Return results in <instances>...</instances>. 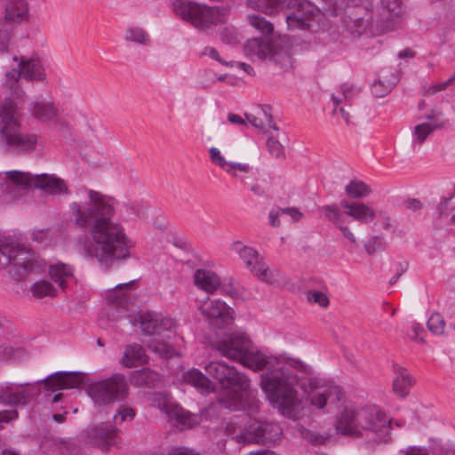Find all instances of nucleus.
Segmentation results:
<instances>
[{
    "label": "nucleus",
    "mask_w": 455,
    "mask_h": 455,
    "mask_svg": "<svg viewBox=\"0 0 455 455\" xmlns=\"http://www.w3.org/2000/svg\"><path fill=\"white\" fill-rule=\"evenodd\" d=\"M412 386V379L404 369H399L397 376L393 380V391L400 396L405 397Z\"/></svg>",
    "instance_id": "35"
},
{
    "label": "nucleus",
    "mask_w": 455,
    "mask_h": 455,
    "mask_svg": "<svg viewBox=\"0 0 455 455\" xmlns=\"http://www.w3.org/2000/svg\"><path fill=\"white\" fill-rule=\"evenodd\" d=\"M312 393L309 395L311 405L323 409L325 406L331 408L338 407V403L345 402V394L341 388L332 382L318 385L316 380H309Z\"/></svg>",
    "instance_id": "17"
},
{
    "label": "nucleus",
    "mask_w": 455,
    "mask_h": 455,
    "mask_svg": "<svg viewBox=\"0 0 455 455\" xmlns=\"http://www.w3.org/2000/svg\"><path fill=\"white\" fill-rule=\"evenodd\" d=\"M193 278L195 285L209 294L215 292L220 286V278L219 275L208 269H196Z\"/></svg>",
    "instance_id": "26"
},
{
    "label": "nucleus",
    "mask_w": 455,
    "mask_h": 455,
    "mask_svg": "<svg viewBox=\"0 0 455 455\" xmlns=\"http://www.w3.org/2000/svg\"><path fill=\"white\" fill-rule=\"evenodd\" d=\"M118 429L112 425L100 423L92 426L86 431L87 441L102 450H108L110 446L116 443Z\"/></svg>",
    "instance_id": "20"
},
{
    "label": "nucleus",
    "mask_w": 455,
    "mask_h": 455,
    "mask_svg": "<svg viewBox=\"0 0 455 455\" xmlns=\"http://www.w3.org/2000/svg\"><path fill=\"white\" fill-rule=\"evenodd\" d=\"M5 173L16 184L41 189L49 195L62 196L68 193L65 181L53 174L33 175L19 171H9Z\"/></svg>",
    "instance_id": "13"
},
{
    "label": "nucleus",
    "mask_w": 455,
    "mask_h": 455,
    "mask_svg": "<svg viewBox=\"0 0 455 455\" xmlns=\"http://www.w3.org/2000/svg\"><path fill=\"white\" fill-rule=\"evenodd\" d=\"M152 403L162 412H164L168 419L173 422L176 427L184 429L197 424V417L176 404L167 393H154L152 395Z\"/></svg>",
    "instance_id": "16"
},
{
    "label": "nucleus",
    "mask_w": 455,
    "mask_h": 455,
    "mask_svg": "<svg viewBox=\"0 0 455 455\" xmlns=\"http://www.w3.org/2000/svg\"><path fill=\"white\" fill-rule=\"evenodd\" d=\"M450 85H453V84L451 80V77L449 79H447L445 82L439 83L437 84L430 86L427 89V93L429 95H433L438 92L446 90L448 88V86H450Z\"/></svg>",
    "instance_id": "55"
},
{
    "label": "nucleus",
    "mask_w": 455,
    "mask_h": 455,
    "mask_svg": "<svg viewBox=\"0 0 455 455\" xmlns=\"http://www.w3.org/2000/svg\"><path fill=\"white\" fill-rule=\"evenodd\" d=\"M266 146L268 153L275 158L283 159L285 157L284 147L274 136H269L267 140Z\"/></svg>",
    "instance_id": "42"
},
{
    "label": "nucleus",
    "mask_w": 455,
    "mask_h": 455,
    "mask_svg": "<svg viewBox=\"0 0 455 455\" xmlns=\"http://www.w3.org/2000/svg\"><path fill=\"white\" fill-rule=\"evenodd\" d=\"M74 269L71 266L57 263L49 267V274L52 279L62 289L67 288L66 282L74 277Z\"/></svg>",
    "instance_id": "33"
},
{
    "label": "nucleus",
    "mask_w": 455,
    "mask_h": 455,
    "mask_svg": "<svg viewBox=\"0 0 455 455\" xmlns=\"http://www.w3.org/2000/svg\"><path fill=\"white\" fill-rule=\"evenodd\" d=\"M247 121L255 128L267 130V128L278 130L276 124L273 121L271 108L269 106L259 107L252 114H246Z\"/></svg>",
    "instance_id": "28"
},
{
    "label": "nucleus",
    "mask_w": 455,
    "mask_h": 455,
    "mask_svg": "<svg viewBox=\"0 0 455 455\" xmlns=\"http://www.w3.org/2000/svg\"><path fill=\"white\" fill-rule=\"evenodd\" d=\"M135 417V411L129 406L121 405L116 410L113 419L116 425L121 424L125 420H132Z\"/></svg>",
    "instance_id": "44"
},
{
    "label": "nucleus",
    "mask_w": 455,
    "mask_h": 455,
    "mask_svg": "<svg viewBox=\"0 0 455 455\" xmlns=\"http://www.w3.org/2000/svg\"><path fill=\"white\" fill-rule=\"evenodd\" d=\"M168 455H200L192 450L184 447H172L168 451Z\"/></svg>",
    "instance_id": "58"
},
{
    "label": "nucleus",
    "mask_w": 455,
    "mask_h": 455,
    "mask_svg": "<svg viewBox=\"0 0 455 455\" xmlns=\"http://www.w3.org/2000/svg\"><path fill=\"white\" fill-rule=\"evenodd\" d=\"M291 5L294 11L286 15V22L289 28H307L309 21L318 12L317 8L307 0H259L257 7L262 12L274 14L283 11Z\"/></svg>",
    "instance_id": "8"
},
{
    "label": "nucleus",
    "mask_w": 455,
    "mask_h": 455,
    "mask_svg": "<svg viewBox=\"0 0 455 455\" xmlns=\"http://www.w3.org/2000/svg\"><path fill=\"white\" fill-rule=\"evenodd\" d=\"M77 196L69 204V214L75 226L90 228L92 243L88 255L108 267L129 258L132 243L124 227L113 221L115 208L111 200L99 191L84 188L79 189Z\"/></svg>",
    "instance_id": "1"
},
{
    "label": "nucleus",
    "mask_w": 455,
    "mask_h": 455,
    "mask_svg": "<svg viewBox=\"0 0 455 455\" xmlns=\"http://www.w3.org/2000/svg\"><path fill=\"white\" fill-rule=\"evenodd\" d=\"M251 341L243 333H234L225 339L217 341L213 347L222 355L232 360L240 362L250 346Z\"/></svg>",
    "instance_id": "19"
},
{
    "label": "nucleus",
    "mask_w": 455,
    "mask_h": 455,
    "mask_svg": "<svg viewBox=\"0 0 455 455\" xmlns=\"http://www.w3.org/2000/svg\"><path fill=\"white\" fill-rule=\"evenodd\" d=\"M244 53L251 58L257 57L259 60H269L283 70L292 68L290 52L277 41L252 38L244 44Z\"/></svg>",
    "instance_id": "11"
},
{
    "label": "nucleus",
    "mask_w": 455,
    "mask_h": 455,
    "mask_svg": "<svg viewBox=\"0 0 455 455\" xmlns=\"http://www.w3.org/2000/svg\"><path fill=\"white\" fill-rule=\"evenodd\" d=\"M199 310L211 326L222 329L232 324L234 310L220 299H206L202 301Z\"/></svg>",
    "instance_id": "18"
},
{
    "label": "nucleus",
    "mask_w": 455,
    "mask_h": 455,
    "mask_svg": "<svg viewBox=\"0 0 455 455\" xmlns=\"http://www.w3.org/2000/svg\"><path fill=\"white\" fill-rule=\"evenodd\" d=\"M413 334L411 335V339L415 341L424 342L422 338H419V333L423 331V327L419 323H414L412 326Z\"/></svg>",
    "instance_id": "61"
},
{
    "label": "nucleus",
    "mask_w": 455,
    "mask_h": 455,
    "mask_svg": "<svg viewBox=\"0 0 455 455\" xmlns=\"http://www.w3.org/2000/svg\"><path fill=\"white\" fill-rule=\"evenodd\" d=\"M211 161L233 177H239V173H248L251 167L247 164L229 162L225 159L217 148L209 149Z\"/></svg>",
    "instance_id": "24"
},
{
    "label": "nucleus",
    "mask_w": 455,
    "mask_h": 455,
    "mask_svg": "<svg viewBox=\"0 0 455 455\" xmlns=\"http://www.w3.org/2000/svg\"><path fill=\"white\" fill-rule=\"evenodd\" d=\"M12 28L6 23L0 25V51L4 52L7 51L9 42L11 40Z\"/></svg>",
    "instance_id": "49"
},
{
    "label": "nucleus",
    "mask_w": 455,
    "mask_h": 455,
    "mask_svg": "<svg viewBox=\"0 0 455 455\" xmlns=\"http://www.w3.org/2000/svg\"><path fill=\"white\" fill-rule=\"evenodd\" d=\"M0 129L5 142L20 151L28 152L35 148L37 142L36 134H25L20 132L17 118V108L11 100H4L0 105Z\"/></svg>",
    "instance_id": "6"
},
{
    "label": "nucleus",
    "mask_w": 455,
    "mask_h": 455,
    "mask_svg": "<svg viewBox=\"0 0 455 455\" xmlns=\"http://www.w3.org/2000/svg\"><path fill=\"white\" fill-rule=\"evenodd\" d=\"M300 435L304 440L314 445L323 444L325 442V438L323 435L307 428H301Z\"/></svg>",
    "instance_id": "50"
},
{
    "label": "nucleus",
    "mask_w": 455,
    "mask_h": 455,
    "mask_svg": "<svg viewBox=\"0 0 455 455\" xmlns=\"http://www.w3.org/2000/svg\"><path fill=\"white\" fill-rule=\"evenodd\" d=\"M124 40L141 45H147L150 42L149 35L140 27L130 26L125 29Z\"/></svg>",
    "instance_id": "38"
},
{
    "label": "nucleus",
    "mask_w": 455,
    "mask_h": 455,
    "mask_svg": "<svg viewBox=\"0 0 455 455\" xmlns=\"http://www.w3.org/2000/svg\"><path fill=\"white\" fill-rule=\"evenodd\" d=\"M30 113L36 119L43 122L54 121L58 116V109L53 102L36 100L30 103Z\"/></svg>",
    "instance_id": "29"
},
{
    "label": "nucleus",
    "mask_w": 455,
    "mask_h": 455,
    "mask_svg": "<svg viewBox=\"0 0 455 455\" xmlns=\"http://www.w3.org/2000/svg\"><path fill=\"white\" fill-rule=\"evenodd\" d=\"M220 387L224 392L227 407L229 409L248 410L251 413L258 411L259 402L254 400L250 390L249 379L234 366L230 367V372L226 374Z\"/></svg>",
    "instance_id": "5"
},
{
    "label": "nucleus",
    "mask_w": 455,
    "mask_h": 455,
    "mask_svg": "<svg viewBox=\"0 0 455 455\" xmlns=\"http://www.w3.org/2000/svg\"><path fill=\"white\" fill-rule=\"evenodd\" d=\"M244 431L235 435L239 443H275L282 437L281 427L274 422L255 421L243 426Z\"/></svg>",
    "instance_id": "15"
},
{
    "label": "nucleus",
    "mask_w": 455,
    "mask_h": 455,
    "mask_svg": "<svg viewBox=\"0 0 455 455\" xmlns=\"http://www.w3.org/2000/svg\"><path fill=\"white\" fill-rule=\"evenodd\" d=\"M18 411L14 409L0 411V427H2L3 423H8L12 420H14L18 418Z\"/></svg>",
    "instance_id": "53"
},
{
    "label": "nucleus",
    "mask_w": 455,
    "mask_h": 455,
    "mask_svg": "<svg viewBox=\"0 0 455 455\" xmlns=\"http://www.w3.org/2000/svg\"><path fill=\"white\" fill-rule=\"evenodd\" d=\"M335 427L338 434L352 437L373 434L378 441L390 438L391 420L376 405L345 404L337 414Z\"/></svg>",
    "instance_id": "3"
},
{
    "label": "nucleus",
    "mask_w": 455,
    "mask_h": 455,
    "mask_svg": "<svg viewBox=\"0 0 455 455\" xmlns=\"http://www.w3.org/2000/svg\"><path fill=\"white\" fill-rule=\"evenodd\" d=\"M146 357L145 350L140 344H131L126 346L120 363L125 367H135L146 363Z\"/></svg>",
    "instance_id": "32"
},
{
    "label": "nucleus",
    "mask_w": 455,
    "mask_h": 455,
    "mask_svg": "<svg viewBox=\"0 0 455 455\" xmlns=\"http://www.w3.org/2000/svg\"><path fill=\"white\" fill-rule=\"evenodd\" d=\"M444 327L445 322L443 317L438 313L432 314L427 321L428 330L435 334H443Z\"/></svg>",
    "instance_id": "43"
},
{
    "label": "nucleus",
    "mask_w": 455,
    "mask_h": 455,
    "mask_svg": "<svg viewBox=\"0 0 455 455\" xmlns=\"http://www.w3.org/2000/svg\"><path fill=\"white\" fill-rule=\"evenodd\" d=\"M173 10L177 15L197 29L206 30L213 25L225 21L227 10L220 7H210L194 2L176 0Z\"/></svg>",
    "instance_id": "7"
},
{
    "label": "nucleus",
    "mask_w": 455,
    "mask_h": 455,
    "mask_svg": "<svg viewBox=\"0 0 455 455\" xmlns=\"http://www.w3.org/2000/svg\"><path fill=\"white\" fill-rule=\"evenodd\" d=\"M392 90L390 84H385L381 81L373 83L371 86V92L376 98H382L389 93Z\"/></svg>",
    "instance_id": "51"
},
{
    "label": "nucleus",
    "mask_w": 455,
    "mask_h": 455,
    "mask_svg": "<svg viewBox=\"0 0 455 455\" xmlns=\"http://www.w3.org/2000/svg\"><path fill=\"white\" fill-rule=\"evenodd\" d=\"M340 206L346 210V215L362 224H368L376 218L374 209L363 203H348L342 201Z\"/></svg>",
    "instance_id": "25"
},
{
    "label": "nucleus",
    "mask_w": 455,
    "mask_h": 455,
    "mask_svg": "<svg viewBox=\"0 0 455 455\" xmlns=\"http://www.w3.org/2000/svg\"><path fill=\"white\" fill-rule=\"evenodd\" d=\"M183 380L195 387L202 394L213 391L212 381L199 370L191 369L183 374Z\"/></svg>",
    "instance_id": "31"
},
{
    "label": "nucleus",
    "mask_w": 455,
    "mask_h": 455,
    "mask_svg": "<svg viewBox=\"0 0 455 455\" xmlns=\"http://www.w3.org/2000/svg\"><path fill=\"white\" fill-rule=\"evenodd\" d=\"M234 66H237L239 67L240 68H242L244 72H246L248 75H253L254 74V70L252 68V67L249 64H246L244 62H234Z\"/></svg>",
    "instance_id": "63"
},
{
    "label": "nucleus",
    "mask_w": 455,
    "mask_h": 455,
    "mask_svg": "<svg viewBox=\"0 0 455 455\" xmlns=\"http://www.w3.org/2000/svg\"><path fill=\"white\" fill-rule=\"evenodd\" d=\"M13 60L18 63L17 68H12L5 73L4 84L13 89L20 78L31 82H44L46 74L37 58L26 56H14Z\"/></svg>",
    "instance_id": "14"
},
{
    "label": "nucleus",
    "mask_w": 455,
    "mask_h": 455,
    "mask_svg": "<svg viewBox=\"0 0 455 455\" xmlns=\"http://www.w3.org/2000/svg\"><path fill=\"white\" fill-rule=\"evenodd\" d=\"M31 291L35 297L43 298V297H54L57 295V290L54 286L46 280H41L36 282L32 287Z\"/></svg>",
    "instance_id": "40"
},
{
    "label": "nucleus",
    "mask_w": 455,
    "mask_h": 455,
    "mask_svg": "<svg viewBox=\"0 0 455 455\" xmlns=\"http://www.w3.org/2000/svg\"><path fill=\"white\" fill-rule=\"evenodd\" d=\"M228 120L231 124L247 126V123L240 116H238L236 114H233V113L228 114Z\"/></svg>",
    "instance_id": "62"
},
{
    "label": "nucleus",
    "mask_w": 455,
    "mask_h": 455,
    "mask_svg": "<svg viewBox=\"0 0 455 455\" xmlns=\"http://www.w3.org/2000/svg\"><path fill=\"white\" fill-rule=\"evenodd\" d=\"M86 392L95 405H110L127 398L129 385L123 374L115 373L104 379L90 383Z\"/></svg>",
    "instance_id": "9"
},
{
    "label": "nucleus",
    "mask_w": 455,
    "mask_h": 455,
    "mask_svg": "<svg viewBox=\"0 0 455 455\" xmlns=\"http://www.w3.org/2000/svg\"><path fill=\"white\" fill-rule=\"evenodd\" d=\"M231 248L244 262L246 268L262 282L274 284L281 280V273L277 270H271L258 251L253 247L236 241L231 244Z\"/></svg>",
    "instance_id": "12"
},
{
    "label": "nucleus",
    "mask_w": 455,
    "mask_h": 455,
    "mask_svg": "<svg viewBox=\"0 0 455 455\" xmlns=\"http://www.w3.org/2000/svg\"><path fill=\"white\" fill-rule=\"evenodd\" d=\"M307 299L311 303L318 304L322 307H328L330 300L327 295L320 291H308Z\"/></svg>",
    "instance_id": "46"
},
{
    "label": "nucleus",
    "mask_w": 455,
    "mask_h": 455,
    "mask_svg": "<svg viewBox=\"0 0 455 455\" xmlns=\"http://www.w3.org/2000/svg\"><path fill=\"white\" fill-rule=\"evenodd\" d=\"M231 365L223 361H212L205 365L204 370L208 375L218 381L220 386L226 378V374L230 372Z\"/></svg>",
    "instance_id": "36"
},
{
    "label": "nucleus",
    "mask_w": 455,
    "mask_h": 455,
    "mask_svg": "<svg viewBox=\"0 0 455 455\" xmlns=\"http://www.w3.org/2000/svg\"><path fill=\"white\" fill-rule=\"evenodd\" d=\"M331 99H332V100L334 102L333 113H336L339 110V112L340 113V115H341L343 120L345 121V123L347 124H350V115H349V113L347 111H346L344 108H338V106L342 101V99H338L335 96H332Z\"/></svg>",
    "instance_id": "54"
},
{
    "label": "nucleus",
    "mask_w": 455,
    "mask_h": 455,
    "mask_svg": "<svg viewBox=\"0 0 455 455\" xmlns=\"http://www.w3.org/2000/svg\"><path fill=\"white\" fill-rule=\"evenodd\" d=\"M320 210L324 213L326 219L331 221L337 229L339 230L341 235L346 239H347L352 243H356V237L350 228L346 224V219L343 213L340 212L338 205H325L321 207Z\"/></svg>",
    "instance_id": "23"
},
{
    "label": "nucleus",
    "mask_w": 455,
    "mask_h": 455,
    "mask_svg": "<svg viewBox=\"0 0 455 455\" xmlns=\"http://www.w3.org/2000/svg\"><path fill=\"white\" fill-rule=\"evenodd\" d=\"M0 268H8L18 280L45 269V262L23 245L0 238Z\"/></svg>",
    "instance_id": "4"
},
{
    "label": "nucleus",
    "mask_w": 455,
    "mask_h": 455,
    "mask_svg": "<svg viewBox=\"0 0 455 455\" xmlns=\"http://www.w3.org/2000/svg\"><path fill=\"white\" fill-rule=\"evenodd\" d=\"M135 286V281L116 284L114 291L108 295L109 300L122 307H125L134 299L133 291Z\"/></svg>",
    "instance_id": "30"
},
{
    "label": "nucleus",
    "mask_w": 455,
    "mask_h": 455,
    "mask_svg": "<svg viewBox=\"0 0 455 455\" xmlns=\"http://www.w3.org/2000/svg\"><path fill=\"white\" fill-rule=\"evenodd\" d=\"M381 7L389 13L391 18L396 17L402 11V0H381Z\"/></svg>",
    "instance_id": "47"
},
{
    "label": "nucleus",
    "mask_w": 455,
    "mask_h": 455,
    "mask_svg": "<svg viewBox=\"0 0 455 455\" xmlns=\"http://www.w3.org/2000/svg\"><path fill=\"white\" fill-rule=\"evenodd\" d=\"M404 207L412 212L419 211L423 207V204L421 201L416 198H409L403 203Z\"/></svg>",
    "instance_id": "56"
},
{
    "label": "nucleus",
    "mask_w": 455,
    "mask_h": 455,
    "mask_svg": "<svg viewBox=\"0 0 455 455\" xmlns=\"http://www.w3.org/2000/svg\"><path fill=\"white\" fill-rule=\"evenodd\" d=\"M248 22L251 27L264 35L271 34L274 29L273 24L260 15H248Z\"/></svg>",
    "instance_id": "41"
},
{
    "label": "nucleus",
    "mask_w": 455,
    "mask_h": 455,
    "mask_svg": "<svg viewBox=\"0 0 455 455\" xmlns=\"http://www.w3.org/2000/svg\"><path fill=\"white\" fill-rule=\"evenodd\" d=\"M379 216L381 217L382 221H383V228L386 230L389 229L392 225L391 218L387 214L383 213L381 212H379Z\"/></svg>",
    "instance_id": "64"
},
{
    "label": "nucleus",
    "mask_w": 455,
    "mask_h": 455,
    "mask_svg": "<svg viewBox=\"0 0 455 455\" xmlns=\"http://www.w3.org/2000/svg\"><path fill=\"white\" fill-rule=\"evenodd\" d=\"M220 35H221L222 41L226 44H235L237 41L235 33L228 30V28H224L221 31Z\"/></svg>",
    "instance_id": "59"
},
{
    "label": "nucleus",
    "mask_w": 455,
    "mask_h": 455,
    "mask_svg": "<svg viewBox=\"0 0 455 455\" xmlns=\"http://www.w3.org/2000/svg\"><path fill=\"white\" fill-rule=\"evenodd\" d=\"M44 387L52 393L68 388H76L83 383V376L76 371H58L44 379Z\"/></svg>",
    "instance_id": "21"
},
{
    "label": "nucleus",
    "mask_w": 455,
    "mask_h": 455,
    "mask_svg": "<svg viewBox=\"0 0 455 455\" xmlns=\"http://www.w3.org/2000/svg\"><path fill=\"white\" fill-rule=\"evenodd\" d=\"M242 364L254 371L267 368L261 375L260 386L267 400L283 416L296 419L302 409V400L296 389L304 387V378L299 375L310 372V367L299 359L285 354L267 355L252 347L251 343Z\"/></svg>",
    "instance_id": "2"
},
{
    "label": "nucleus",
    "mask_w": 455,
    "mask_h": 455,
    "mask_svg": "<svg viewBox=\"0 0 455 455\" xmlns=\"http://www.w3.org/2000/svg\"><path fill=\"white\" fill-rule=\"evenodd\" d=\"M282 214L281 208L276 211L269 212V223L272 227H278L280 225L279 217Z\"/></svg>",
    "instance_id": "60"
},
{
    "label": "nucleus",
    "mask_w": 455,
    "mask_h": 455,
    "mask_svg": "<svg viewBox=\"0 0 455 455\" xmlns=\"http://www.w3.org/2000/svg\"><path fill=\"white\" fill-rule=\"evenodd\" d=\"M440 126L430 123H423L414 127L412 133V144L421 145L427 136Z\"/></svg>",
    "instance_id": "39"
},
{
    "label": "nucleus",
    "mask_w": 455,
    "mask_h": 455,
    "mask_svg": "<svg viewBox=\"0 0 455 455\" xmlns=\"http://www.w3.org/2000/svg\"><path fill=\"white\" fill-rule=\"evenodd\" d=\"M28 18V4L26 0H6L4 20L11 23H20Z\"/></svg>",
    "instance_id": "27"
},
{
    "label": "nucleus",
    "mask_w": 455,
    "mask_h": 455,
    "mask_svg": "<svg viewBox=\"0 0 455 455\" xmlns=\"http://www.w3.org/2000/svg\"><path fill=\"white\" fill-rule=\"evenodd\" d=\"M201 56H206L226 67H234L233 61L225 60L220 52L213 47L206 46L201 52Z\"/></svg>",
    "instance_id": "48"
},
{
    "label": "nucleus",
    "mask_w": 455,
    "mask_h": 455,
    "mask_svg": "<svg viewBox=\"0 0 455 455\" xmlns=\"http://www.w3.org/2000/svg\"><path fill=\"white\" fill-rule=\"evenodd\" d=\"M281 212L283 215L290 216L293 221H298L302 217V213L296 208H281Z\"/></svg>",
    "instance_id": "57"
},
{
    "label": "nucleus",
    "mask_w": 455,
    "mask_h": 455,
    "mask_svg": "<svg viewBox=\"0 0 455 455\" xmlns=\"http://www.w3.org/2000/svg\"><path fill=\"white\" fill-rule=\"evenodd\" d=\"M200 84L204 88H208L215 84V74L210 70H204L201 76Z\"/></svg>",
    "instance_id": "52"
},
{
    "label": "nucleus",
    "mask_w": 455,
    "mask_h": 455,
    "mask_svg": "<svg viewBox=\"0 0 455 455\" xmlns=\"http://www.w3.org/2000/svg\"><path fill=\"white\" fill-rule=\"evenodd\" d=\"M384 248L385 241L382 235H373L364 243V249L368 255H372Z\"/></svg>",
    "instance_id": "45"
},
{
    "label": "nucleus",
    "mask_w": 455,
    "mask_h": 455,
    "mask_svg": "<svg viewBox=\"0 0 455 455\" xmlns=\"http://www.w3.org/2000/svg\"><path fill=\"white\" fill-rule=\"evenodd\" d=\"M131 381L138 387H154L159 381V375L148 368H142L132 372Z\"/></svg>",
    "instance_id": "34"
},
{
    "label": "nucleus",
    "mask_w": 455,
    "mask_h": 455,
    "mask_svg": "<svg viewBox=\"0 0 455 455\" xmlns=\"http://www.w3.org/2000/svg\"><path fill=\"white\" fill-rule=\"evenodd\" d=\"M347 196L353 199H359L371 193V188L362 180H353L346 187Z\"/></svg>",
    "instance_id": "37"
},
{
    "label": "nucleus",
    "mask_w": 455,
    "mask_h": 455,
    "mask_svg": "<svg viewBox=\"0 0 455 455\" xmlns=\"http://www.w3.org/2000/svg\"><path fill=\"white\" fill-rule=\"evenodd\" d=\"M140 328L145 334L161 336L172 331L174 322L158 313H147L140 316ZM148 346L153 353L162 357L170 358L175 355L174 348L167 341L157 337L152 338Z\"/></svg>",
    "instance_id": "10"
},
{
    "label": "nucleus",
    "mask_w": 455,
    "mask_h": 455,
    "mask_svg": "<svg viewBox=\"0 0 455 455\" xmlns=\"http://www.w3.org/2000/svg\"><path fill=\"white\" fill-rule=\"evenodd\" d=\"M30 392L24 384L8 383L0 388V403L4 405H25Z\"/></svg>",
    "instance_id": "22"
}]
</instances>
